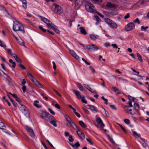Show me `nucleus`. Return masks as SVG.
I'll list each match as a JSON object with an SVG mask.
<instances>
[{"label": "nucleus", "mask_w": 149, "mask_h": 149, "mask_svg": "<svg viewBox=\"0 0 149 149\" xmlns=\"http://www.w3.org/2000/svg\"><path fill=\"white\" fill-rule=\"evenodd\" d=\"M13 30L14 31H20L22 33L24 34L25 33L24 27L23 25L16 19L13 21Z\"/></svg>", "instance_id": "nucleus-1"}, {"label": "nucleus", "mask_w": 149, "mask_h": 149, "mask_svg": "<svg viewBox=\"0 0 149 149\" xmlns=\"http://www.w3.org/2000/svg\"><path fill=\"white\" fill-rule=\"evenodd\" d=\"M27 75L29 78L33 82L34 84L36 85L37 87L40 88H42V85L40 84L37 80L29 72H27Z\"/></svg>", "instance_id": "nucleus-2"}, {"label": "nucleus", "mask_w": 149, "mask_h": 149, "mask_svg": "<svg viewBox=\"0 0 149 149\" xmlns=\"http://www.w3.org/2000/svg\"><path fill=\"white\" fill-rule=\"evenodd\" d=\"M18 107L20 110L24 114L25 116H29V111L27 108L25 106L22 104H20V105L18 106Z\"/></svg>", "instance_id": "nucleus-3"}, {"label": "nucleus", "mask_w": 149, "mask_h": 149, "mask_svg": "<svg viewBox=\"0 0 149 149\" xmlns=\"http://www.w3.org/2000/svg\"><path fill=\"white\" fill-rule=\"evenodd\" d=\"M52 7H54L53 10L58 14H61L63 12L62 8L56 3H53L52 4Z\"/></svg>", "instance_id": "nucleus-4"}, {"label": "nucleus", "mask_w": 149, "mask_h": 149, "mask_svg": "<svg viewBox=\"0 0 149 149\" xmlns=\"http://www.w3.org/2000/svg\"><path fill=\"white\" fill-rule=\"evenodd\" d=\"M85 9L87 11L91 13L93 12V10L92 8H94V6L90 2H88L85 5Z\"/></svg>", "instance_id": "nucleus-5"}, {"label": "nucleus", "mask_w": 149, "mask_h": 149, "mask_svg": "<svg viewBox=\"0 0 149 149\" xmlns=\"http://www.w3.org/2000/svg\"><path fill=\"white\" fill-rule=\"evenodd\" d=\"M86 49L91 52H93L97 50L99 48L95 45L92 44L88 45L86 47Z\"/></svg>", "instance_id": "nucleus-6"}, {"label": "nucleus", "mask_w": 149, "mask_h": 149, "mask_svg": "<svg viewBox=\"0 0 149 149\" xmlns=\"http://www.w3.org/2000/svg\"><path fill=\"white\" fill-rule=\"evenodd\" d=\"M135 28V25L132 22L128 23L125 26V30L126 31H132Z\"/></svg>", "instance_id": "nucleus-7"}, {"label": "nucleus", "mask_w": 149, "mask_h": 149, "mask_svg": "<svg viewBox=\"0 0 149 149\" xmlns=\"http://www.w3.org/2000/svg\"><path fill=\"white\" fill-rule=\"evenodd\" d=\"M25 128L30 136L32 138H34L35 136V134L32 128L27 125L25 126Z\"/></svg>", "instance_id": "nucleus-8"}, {"label": "nucleus", "mask_w": 149, "mask_h": 149, "mask_svg": "<svg viewBox=\"0 0 149 149\" xmlns=\"http://www.w3.org/2000/svg\"><path fill=\"white\" fill-rule=\"evenodd\" d=\"M65 118L67 121L69 123L70 125L72 126L75 130V127H77L76 126L74 123L72 121L70 118L67 115L65 116Z\"/></svg>", "instance_id": "nucleus-9"}, {"label": "nucleus", "mask_w": 149, "mask_h": 149, "mask_svg": "<svg viewBox=\"0 0 149 149\" xmlns=\"http://www.w3.org/2000/svg\"><path fill=\"white\" fill-rule=\"evenodd\" d=\"M77 131V133L79 136L82 139H84L85 138V135L84 133L82 132V130L78 128L77 126V127L75 128Z\"/></svg>", "instance_id": "nucleus-10"}, {"label": "nucleus", "mask_w": 149, "mask_h": 149, "mask_svg": "<svg viewBox=\"0 0 149 149\" xmlns=\"http://www.w3.org/2000/svg\"><path fill=\"white\" fill-rule=\"evenodd\" d=\"M83 0H75L74 1V8L76 9H78L82 4Z\"/></svg>", "instance_id": "nucleus-11"}, {"label": "nucleus", "mask_w": 149, "mask_h": 149, "mask_svg": "<svg viewBox=\"0 0 149 149\" xmlns=\"http://www.w3.org/2000/svg\"><path fill=\"white\" fill-rule=\"evenodd\" d=\"M49 122L54 127H56L57 125L56 123V120L54 117L52 115H49Z\"/></svg>", "instance_id": "nucleus-12"}, {"label": "nucleus", "mask_w": 149, "mask_h": 149, "mask_svg": "<svg viewBox=\"0 0 149 149\" xmlns=\"http://www.w3.org/2000/svg\"><path fill=\"white\" fill-rule=\"evenodd\" d=\"M0 12L2 16H6V14H8V13L5 8L0 5Z\"/></svg>", "instance_id": "nucleus-13"}, {"label": "nucleus", "mask_w": 149, "mask_h": 149, "mask_svg": "<svg viewBox=\"0 0 149 149\" xmlns=\"http://www.w3.org/2000/svg\"><path fill=\"white\" fill-rule=\"evenodd\" d=\"M39 17L41 20L46 24L47 25V24H52V23L48 19L40 16H39Z\"/></svg>", "instance_id": "nucleus-14"}, {"label": "nucleus", "mask_w": 149, "mask_h": 149, "mask_svg": "<svg viewBox=\"0 0 149 149\" xmlns=\"http://www.w3.org/2000/svg\"><path fill=\"white\" fill-rule=\"evenodd\" d=\"M127 104H129V106H125L124 107V109L125 113H129L128 110L130 107H132L133 105L132 104L131 101H129Z\"/></svg>", "instance_id": "nucleus-15"}, {"label": "nucleus", "mask_w": 149, "mask_h": 149, "mask_svg": "<svg viewBox=\"0 0 149 149\" xmlns=\"http://www.w3.org/2000/svg\"><path fill=\"white\" fill-rule=\"evenodd\" d=\"M96 120L97 123L100 125L101 127H102V129H103V127L105 126V125L103 123L101 118L100 117H97Z\"/></svg>", "instance_id": "nucleus-16"}, {"label": "nucleus", "mask_w": 149, "mask_h": 149, "mask_svg": "<svg viewBox=\"0 0 149 149\" xmlns=\"http://www.w3.org/2000/svg\"><path fill=\"white\" fill-rule=\"evenodd\" d=\"M47 26L48 27H50L51 29H53L55 32L57 34H59L60 33L59 31L56 28L51 24H47Z\"/></svg>", "instance_id": "nucleus-17"}, {"label": "nucleus", "mask_w": 149, "mask_h": 149, "mask_svg": "<svg viewBox=\"0 0 149 149\" xmlns=\"http://www.w3.org/2000/svg\"><path fill=\"white\" fill-rule=\"evenodd\" d=\"M87 106L89 107L88 108L90 109L92 112H98V110L93 105H88Z\"/></svg>", "instance_id": "nucleus-18"}, {"label": "nucleus", "mask_w": 149, "mask_h": 149, "mask_svg": "<svg viewBox=\"0 0 149 149\" xmlns=\"http://www.w3.org/2000/svg\"><path fill=\"white\" fill-rule=\"evenodd\" d=\"M73 92L75 93L76 95L78 98L79 99H80L82 97L81 95H80V93L78 91L73 90H72Z\"/></svg>", "instance_id": "nucleus-19"}, {"label": "nucleus", "mask_w": 149, "mask_h": 149, "mask_svg": "<svg viewBox=\"0 0 149 149\" xmlns=\"http://www.w3.org/2000/svg\"><path fill=\"white\" fill-rule=\"evenodd\" d=\"M49 115V113L46 111H43L41 113L40 116L41 118H43L47 117Z\"/></svg>", "instance_id": "nucleus-20"}, {"label": "nucleus", "mask_w": 149, "mask_h": 149, "mask_svg": "<svg viewBox=\"0 0 149 149\" xmlns=\"http://www.w3.org/2000/svg\"><path fill=\"white\" fill-rule=\"evenodd\" d=\"M79 29H80V32L81 33L84 35H86L87 34V32L86 31L84 28L83 27L81 26L79 27Z\"/></svg>", "instance_id": "nucleus-21"}, {"label": "nucleus", "mask_w": 149, "mask_h": 149, "mask_svg": "<svg viewBox=\"0 0 149 149\" xmlns=\"http://www.w3.org/2000/svg\"><path fill=\"white\" fill-rule=\"evenodd\" d=\"M113 28L116 29L117 27V24L114 22L113 21H112L111 23V24L109 26Z\"/></svg>", "instance_id": "nucleus-22"}, {"label": "nucleus", "mask_w": 149, "mask_h": 149, "mask_svg": "<svg viewBox=\"0 0 149 149\" xmlns=\"http://www.w3.org/2000/svg\"><path fill=\"white\" fill-rule=\"evenodd\" d=\"M39 102V101L38 100L35 101L33 103V105L37 108H40L41 107V106L38 104Z\"/></svg>", "instance_id": "nucleus-23"}, {"label": "nucleus", "mask_w": 149, "mask_h": 149, "mask_svg": "<svg viewBox=\"0 0 149 149\" xmlns=\"http://www.w3.org/2000/svg\"><path fill=\"white\" fill-rule=\"evenodd\" d=\"M79 124L83 127L85 128L87 127V125L82 121L80 120L79 122Z\"/></svg>", "instance_id": "nucleus-24"}, {"label": "nucleus", "mask_w": 149, "mask_h": 149, "mask_svg": "<svg viewBox=\"0 0 149 149\" xmlns=\"http://www.w3.org/2000/svg\"><path fill=\"white\" fill-rule=\"evenodd\" d=\"M106 6L107 7L111 8H114L115 6L114 4L111 3L110 2H107L106 4Z\"/></svg>", "instance_id": "nucleus-25"}, {"label": "nucleus", "mask_w": 149, "mask_h": 149, "mask_svg": "<svg viewBox=\"0 0 149 149\" xmlns=\"http://www.w3.org/2000/svg\"><path fill=\"white\" fill-rule=\"evenodd\" d=\"M128 111L129 113H129L131 115H134L135 113L136 112V109H135L134 108L132 110L131 109H129V110Z\"/></svg>", "instance_id": "nucleus-26"}, {"label": "nucleus", "mask_w": 149, "mask_h": 149, "mask_svg": "<svg viewBox=\"0 0 149 149\" xmlns=\"http://www.w3.org/2000/svg\"><path fill=\"white\" fill-rule=\"evenodd\" d=\"M105 22L109 26L111 23L112 22V20L110 19H109L107 18H105L104 19Z\"/></svg>", "instance_id": "nucleus-27"}, {"label": "nucleus", "mask_w": 149, "mask_h": 149, "mask_svg": "<svg viewBox=\"0 0 149 149\" xmlns=\"http://www.w3.org/2000/svg\"><path fill=\"white\" fill-rule=\"evenodd\" d=\"M77 87L81 91H82L83 89V88L82 85L79 83H77L76 84Z\"/></svg>", "instance_id": "nucleus-28"}, {"label": "nucleus", "mask_w": 149, "mask_h": 149, "mask_svg": "<svg viewBox=\"0 0 149 149\" xmlns=\"http://www.w3.org/2000/svg\"><path fill=\"white\" fill-rule=\"evenodd\" d=\"M134 109H136V111L139 109L140 107L139 104L137 103H135L134 104Z\"/></svg>", "instance_id": "nucleus-29"}, {"label": "nucleus", "mask_w": 149, "mask_h": 149, "mask_svg": "<svg viewBox=\"0 0 149 149\" xmlns=\"http://www.w3.org/2000/svg\"><path fill=\"white\" fill-rule=\"evenodd\" d=\"M0 129L2 130H6V127L3 122H0Z\"/></svg>", "instance_id": "nucleus-30"}, {"label": "nucleus", "mask_w": 149, "mask_h": 149, "mask_svg": "<svg viewBox=\"0 0 149 149\" xmlns=\"http://www.w3.org/2000/svg\"><path fill=\"white\" fill-rule=\"evenodd\" d=\"M84 87L86 88L90 92H92V90L91 88V87L89 86V85H88V84H84Z\"/></svg>", "instance_id": "nucleus-31"}, {"label": "nucleus", "mask_w": 149, "mask_h": 149, "mask_svg": "<svg viewBox=\"0 0 149 149\" xmlns=\"http://www.w3.org/2000/svg\"><path fill=\"white\" fill-rule=\"evenodd\" d=\"M8 98H9L10 100L13 104V106L15 108L17 107V105L16 104L14 100L10 97L8 96Z\"/></svg>", "instance_id": "nucleus-32"}, {"label": "nucleus", "mask_w": 149, "mask_h": 149, "mask_svg": "<svg viewBox=\"0 0 149 149\" xmlns=\"http://www.w3.org/2000/svg\"><path fill=\"white\" fill-rule=\"evenodd\" d=\"M107 136L108 137L109 140H110V141L114 145H115L116 144V143H115L114 141H113V139L112 138H111L109 136V135H107Z\"/></svg>", "instance_id": "nucleus-33"}, {"label": "nucleus", "mask_w": 149, "mask_h": 149, "mask_svg": "<svg viewBox=\"0 0 149 149\" xmlns=\"http://www.w3.org/2000/svg\"><path fill=\"white\" fill-rule=\"evenodd\" d=\"M15 58L18 63H22V61L19 56H16Z\"/></svg>", "instance_id": "nucleus-34"}, {"label": "nucleus", "mask_w": 149, "mask_h": 149, "mask_svg": "<svg viewBox=\"0 0 149 149\" xmlns=\"http://www.w3.org/2000/svg\"><path fill=\"white\" fill-rule=\"evenodd\" d=\"M18 42H18V43L19 44V45H21L22 46H24V42L22 39H20Z\"/></svg>", "instance_id": "nucleus-35"}, {"label": "nucleus", "mask_w": 149, "mask_h": 149, "mask_svg": "<svg viewBox=\"0 0 149 149\" xmlns=\"http://www.w3.org/2000/svg\"><path fill=\"white\" fill-rule=\"evenodd\" d=\"M112 89L113 90V91L117 93V94H119L120 93H118V92H119V90L116 87H113L112 88Z\"/></svg>", "instance_id": "nucleus-36"}, {"label": "nucleus", "mask_w": 149, "mask_h": 149, "mask_svg": "<svg viewBox=\"0 0 149 149\" xmlns=\"http://www.w3.org/2000/svg\"><path fill=\"white\" fill-rule=\"evenodd\" d=\"M90 38L93 40H95L97 38L96 36L93 34H90Z\"/></svg>", "instance_id": "nucleus-37"}, {"label": "nucleus", "mask_w": 149, "mask_h": 149, "mask_svg": "<svg viewBox=\"0 0 149 149\" xmlns=\"http://www.w3.org/2000/svg\"><path fill=\"white\" fill-rule=\"evenodd\" d=\"M132 133H133V135L134 136H137L138 137H140V136H141L140 135L137 134L136 132L133 130Z\"/></svg>", "instance_id": "nucleus-38"}, {"label": "nucleus", "mask_w": 149, "mask_h": 149, "mask_svg": "<svg viewBox=\"0 0 149 149\" xmlns=\"http://www.w3.org/2000/svg\"><path fill=\"white\" fill-rule=\"evenodd\" d=\"M137 56L138 57V59L141 62H143V60L142 59L141 56L139 53H137L136 54Z\"/></svg>", "instance_id": "nucleus-39"}, {"label": "nucleus", "mask_w": 149, "mask_h": 149, "mask_svg": "<svg viewBox=\"0 0 149 149\" xmlns=\"http://www.w3.org/2000/svg\"><path fill=\"white\" fill-rule=\"evenodd\" d=\"M128 97L130 100L129 101H132L133 102L135 101V100L136 99L135 98L132 97L130 95L128 96Z\"/></svg>", "instance_id": "nucleus-40"}, {"label": "nucleus", "mask_w": 149, "mask_h": 149, "mask_svg": "<svg viewBox=\"0 0 149 149\" xmlns=\"http://www.w3.org/2000/svg\"><path fill=\"white\" fill-rule=\"evenodd\" d=\"M39 28L44 33H46L47 32V30L41 26H39Z\"/></svg>", "instance_id": "nucleus-41"}, {"label": "nucleus", "mask_w": 149, "mask_h": 149, "mask_svg": "<svg viewBox=\"0 0 149 149\" xmlns=\"http://www.w3.org/2000/svg\"><path fill=\"white\" fill-rule=\"evenodd\" d=\"M9 62L10 63H12L13 64L12 67L13 68H15V67L16 65V64L15 62H13V60L12 59H10L9 60Z\"/></svg>", "instance_id": "nucleus-42"}, {"label": "nucleus", "mask_w": 149, "mask_h": 149, "mask_svg": "<svg viewBox=\"0 0 149 149\" xmlns=\"http://www.w3.org/2000/svg\"><path fill=\"white\" fill-rule=\"evenodd\" d=\"M5 49L8 54L10 55H13V53H12V51L11 49Z\"/></svg>", "instance_id": "nucleus-43"}, {"label": "nucleus", "mask_w": 149, "mask_h": 149, "mask_svg": "<svg viewBox=\"0 0 149 149\" xmlns=\"http://www.w3.org/2000/svg\"><path fill=\"white\" fill-rule=\"evenodd\" d=\"M82 108L86 113L88 114H90V112L87 109L83 107H82Z\"/></svg>", "instance_id": "nucleus-44"}, {"label": "nucleus", "mask_w": 149, "mask_h": 149, "mask_svg": "<svg viewBox=\"0 0 149 149\" xmlns=\"http://www.w3.org/2000/svg\"><path fill=\"white\" fill-rule=\"evenodd\" d=\"M101 99L104 101V103L105 104H108V100L107 99L105 98L104 97V96H102L101 97Z\"/></svg>", "instance_id": "nucleus-45"}, {"label": "nucleus", "mask_w": 149, "mask_h": 149, "mask_svg": "<svg viewBox=\"0 0 149 149\" xmlns=\"http://www.w3.org/2000/svg\"><path fill=\"white\" fill-rule=\"evenodd\" d=\"M0 46L4 48H5L6 47V45L4 44V43L1 40H0Z\"/></svg>", "instance_id": "nucleus-46"}, {"label": "nucleus", "mask_w": 149, "mask_h": 149, "mask_svg": "<svg viewBox=\"0 0 149 149\" xmlns=\"http://www.w3.org/2000/svg\"><path fill=\"white\" fill-rule=\"evenodd\" d=\"M72 55L77 60H78L79 58V56L76 54L75 53L73 54Z\"/></svg>", "instance_id": "nucleus-47"}, {"label": "nucleus", "mask_w": 149, "mask_h": 149, "mask_svg": "<svg viewBox=\"0 0 149 149\" xmlns=\"http://www.w3.org/2000/svg\"><path fill=\"white\" fill-rule=\"evenodd\" d=\"M94 17L95 18L97 22H99L101 21V19L97 15H95Z\"/></svg>", "instance_id": "nucleus-48"}, {"label": "nucleus", "mask_w": 149, "mask_h": 149, "mask_svg": "<svg viewBox=\"0 0 149 149\" xmlns=\"http://www.w3.org/2000/svg\"><path fill=\"white\" fill-rule=\"evenodd\" d=\"M148 26H146L145 27H144L143 26H142L141 27V30H144L145 31L146 29H148Z\"/></svg>", "instance_id": "nucleus-49"}, {"label": "nucleus", "mask_w": 149, "mask_h": 149, "mask_svg": "<svg viewBox=\"0 0 149 149\" xmlns=\"http://www.w3.org/2000/svg\"><path fill=\"white\" fill-rule=\"evenodd\" d=\"M142 146L144 148H146L148 146V143L146 142H144V143H141Z\"/></svg>", "instance_id": "nucleus-50"}, {"label": "nucleus", "mask_w": 149, "mask_h": 149, "mask_svg": "<svg viewBox=\"0 0 149 149\" xmlns=\"http://www.w3.org/2000/svg\"><path fill=\"white\" fill-rule=\"evenodd\" d=\"M68 140L70 142H72L73 141L74 139L72 138V135H70L69 136V137L68 139Z\"/></svg>", "instance_id": "nucleus-51"}, {"label": "nucleus", "mask_w": 149, "mask_h": 149, "mask_svg": "<svg viewBox=\"0 0 149 149\" xmlns=\"http://www.w3.org/2000/svg\"><path fill=\"white\" fill-rule=\"evenodd\" d=\"M80 146V145L79 142H77L74 145V148L75 147L76 148H78Z\"/></svg>", "instance_id": "nucleus-52"}, {"label": "nucleus", "mask_w": 149, "mask_h": 149, "mask_svg": "<svg viewBox=\"0 0 149 149\" xmlns=\"http://www.w3.org/2000/svg\"><path fill=\"white\" fill-rule=\"evenodd\" d=\"M124 122L127 124H129L130 123V121L128 119H124Z\"/></svg>", "instance_id": "nucleus-53"}, {"label": "nucleus", "mask_w": 149, "mask_h": 149, "mask_svg": "<svg viewBox=\"0 0 149 149\" xmlns=\"http://www.w3.org/2000/svg\"><path fill=\"white\" fill-rule=\"evenodd\" d=\"M22 89L23 91V92L25 93L26 92V86L24 85L22 88Z\"/></svg>", "instance_id": "nucleus-54"}, {"label": "nucleus", "mask_w": 149, "mask_h": 149, "mask_svg": "<svg viewBox=\"0 0 149 149\" xmlns=\"http://www.w3.org/2000/svg\"><path fill=\"white\" fill-rule=\"evenodd\" d=\"M19 65L20 67L22 69L24 70H26V68L23 65L21 64V63H20V64H19Z\"/></svg>", "instance_id": "nucleus-55"}, {"label": "nucleus", "mask_w": 149, "mask_h": 149, "mask_svg": "<svg viewBox=\"0 0 149 149\" xmlns=\"http://www.w3.org/2000/svg\"><path fill=\"white\" fill-rule=\"evenodd\" d=\"M48 110L49 111V112L53 115H54L55 114V112L50 108H49Z\"/></svg>", "instance_id": "nucleus-56"}, {"label": "nucleus", "mask_w": 149, "mask_h": 149, "mask_svg": "<svg viewBox=\"0 0 149 149\" xmlns=\"http://www.w3.org/2000/svg\"><path fill=\"white\" fill-rule=\"evenodd\" d=\"M86 141L88 142L91 145H93V142H92V141H91V140L90 139L88 138H86Z\"/></svg>", "instance_id": "nucleus-57"}, {"label": "nucleus", "mask_w": 149, "mask_h": 149, "mask_svg": "<svg viewBox=\"0 0 149 149\" xmlns=\"http://www.w3.org/2000/svg\"><path fill=\"white\" fill-rule=\"evenodd\" d=\"M52 63L53 65V68L54 70H56V65L55 64V63L54 61H53Z\"/></svg>", "instance_id": "nucleus-58"}, {"label": "nucleus", "mask_w": 149, "mask_h": 149, "mask_svg": "<svg viewBox=\"0 0 149 149\" xmlns=\"http://www.w3.org/2000/svg\"><path fill=\"white\" fill-rule=\"evenodd\" d=\"M53 91L54 92H55V93L57 95H58L60 97L61 96V94H60L56 90H55L54 89H53Z\"/></svg>", "instance_id": "nucleus-59"}, {"label": "nucleus", "mask_w": 149, "mask_h": 149, "mask_svg": "<svg viewBox=\"0 0 149 149\" xmlns=\"http://www.w3.org/2000/svg\"><path fill=\"white\" fill-rule=\"evenodd\" d=\"M130 16V14L129 13H127L126 14V15H125L124 17V18L125 19H126L127 18H128Z\"/></svg>", "instance_id": "nucleus-60"}, {"label": "nucleus", "mask_w": 149, "mask_h": 149, "mask_svg": "<svg viewBox=\"0 0 149 149\" xmlns=\"http://www.w3.org/2000/svg\"><path fill=\"white\" fill-rule=\"evenodd\" d=\"M134 22L135 23H137L138 24H139L140 23V22L138 18H137L136 19H135L134 21Z\"/></svg>", "instance_id": "nucleus-61"}, {"label": "nucleus", "mask_w": 149, "mask_h": 149, "mask_svg": "<svg viewBox=\"0 0 149 149\" xmlns=\"http://www.w3.org/2000/svg\"><path fill=\"white\" fill-rule=\"evenodd\" d=\"M15 100L16 101L19 102V105H20V104H21V100L19 97H17V98H15Z\"/></svg>", "instance_id": "nucleus-62"}, {"label": "nucleus", "mask_w": 149, "mask_h": 149, "mask_svg": "<svg viewBox=\"0 0 149 149\" xmlns=\"http://www.w3.org/2000/svg\"><path fill=\"white\" fill-rule=\"evenodd\" d=\"M110 107L112 109L116 110L117 109V108L115 107V106L114 105H110Z\"/></svg>", "instance_id": "nucleus-63"}, {"label": "nucleus", "mask_w": 149, "mask_h": 149, "mask_svg": "<svg viewBox=\"0 0 149 149\" xmlns=\"http://www.w3.org/2000/svg\"><path fill=\"white\" fill-rule=\"evenodd\" d=\"M81 101L84 103L85 104H87V101L84 99V98H82L81 99Z\"/></svg>", "instance_id": "nucleus-64"}]
</instances>
